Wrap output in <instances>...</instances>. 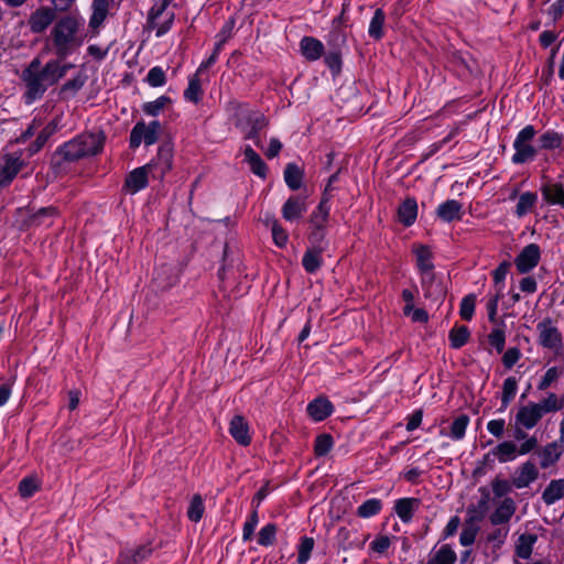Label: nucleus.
Returning <instances> with one entry per match:
<instances>
[{
    "label": "nucleus",
    "instance_id": "1",
    "mask_svg": "<svg viewBox=\"0 0 564 564\" xmlns=\"http://www.w3.org/2000/svg\"><path fill=\"white\" fill-rule=\"evenodd\" d=\"M70 67L72 64H61L54 59L42 66L40 57L33 58L21 76L26 86L23 95L25 104L30 105L40 99L50 86L65 76Z\"/></svg>",
    "mask_w": 564,
    "mask_h": 564
},
{
    "label": "nucleus",
    "instance_id": "2",
    "mask_svg": "<svg viewBox=\"0 0 564 564\" xmlns=\"http://www.w3.org/2000/svg\"><path fill=\"white\" fill-rule=\"evenodd\" d=\"M55 54L65 58L85 41L84 20L76 15L59 19L51 32Z\"/></svg>",
    "mask_w": 564,
    "mask_h": 564
},
{
    "label": "nucleus",
    "instance_id": "3",
    "mask_svg": "<svg viewBox=\"0 0 564 564\" xmlns=\"http://www.w3.org/2000/svg\"><path fill=\"white\" fill-rule=\"evenodd\" d=\"M104 145L105 135L102 132H84L61 145L55 155L67 162H75L99 154Z\"/></svg>",
    "mask_w": 564,
    "mask_h": 564
},
{
    "label": "nucleus",
    "instance_id": "4",
    "mask_svg": "<svg viewBox=\"0 0 564 564\" xmlns=\"http://www.w3.org/2000/svg\"><path fill=\"white\" fill-rule=\"evenodd\" d=\"M536 135V130L533 126L528 124L523 129H521L514 141L513 149L514 153L511 158L512 163L514 164H523L529 161L534 160L536 156L538 150L532 144L533 139Z\"/></svg>",
    "mask_w": 564,
    "mask_h": 564
},
{
    "label": "nucleus",
    "instance_id": "5",
    "mask_svg": "<svg viewBox=\"0 0 564 564\" xmlns=\"http://www.w3.org/2000/svg\"><path fill=\"white\" fill-rule=\"evenodd\" d=\"M161 132V123L153 120L149 123L144 121L137 122L130 132V148L137 149L143 142L145 145L154 144Z\"/></svg>",
    "mask_w": 564,
    "mask_h": 564
},
{
    "label": "nucleus",
    "instance_id": "6",
    "mask_svg": "<svg viewBox=\"0 0 564 564\" xmlns=\"http://www.w3.org/2000/svg\"><path fill=\"white\" fill-rule=\"evenodd\" d=\"M23 152L18 150L13 152L4 151L0 156V187L8 186L18 173L25 165L22 159Z\"/></svg>",
    "mask_w": 564,
    "mask_h": 564
},
{
    "label": "nucleus",
    "instance_id": "7",
    "mask_svg": "<svg viewBox=\"0 0 564 564\" xmlns=\"http://www.w3.org/2000/svg\"><path fill=\"white\" fill-rule=\"evenodd\" d=\"M169 2H155L149 12V28L156 31V36L164 35L172 26L174 12L169 10Z\"/></svg>",
    "mask_w": 564,
    "mask_h": 564
},
{
    "label": "nucleus",
    "instance_id": "8",
    "mask_svg": "<svg viewBox=\"0 0 564 564\" xmlns=\"http://www.w3.org/2000/svg\"><path fill=\"white\" fill-rule=\"evenodd\" d=\"M145 166L153 178L163 180L173 166V148L167 143L159 147L155 158Z\"/></svg>",
    "mask_w": 564,
    "mask_h": 564
},
{
    "label": "nucleus",
    "instance_id": "9",
    "mask_svg": "<svg viewBox=\"0 0 564 564\" xmlns=\"http://www.w3.org/2000/svg\"><path fill=\"white\" fill-rule=\"evenodd\" d=\"M539 343L542 347L558 352L562 349V334L551 319H544L536 326Z\"/></svg>",
    "mask_w": 564,
    "mask_h": 564
},
{
    "label": "nucleus",
    "instance_id": "10",
    "mask_svg": "<svg viewBox=\"0 0 564 564\" xmlns=\"http://www.w3.org/2000/svg\"><path fill=\"white\" fill-rule=\"evenodd\" d=\"M413 252L416 259V265L421 273L422 284L432 282L434 278L433 269V254L431 249L424 245H416L413 247Z\"/></svg>",
    "mask_w": 564,
    "mask_h": 564
},
{
    "label": "nucleus",
    "instance_id": "11",
    "mask_svg": "<svg viewBox=\"0 0 564 564\" xmlns=\"http://www.w3.org/2000/svg\"><path fill=\"white\" fill-rule=\"evenodd\" d=\"M541 249L536 243L525 246L514 259L517 271L525 274L533 270L540 261Z\"/></svg>",
    "mask_w": 564,
    "mask_h": 564
},
{
    "label": "nucleus",
    "instance_id": "12",
    "mask_svg": "<svg viewBox=\"0 0 564 564\" xmlns=\"http://www.w3.org/2000/svg\"><path fill=\"white\" fill-rule=\"evenodd\" d=\"M539 478V469L536 465L527 460L519 465L511 476L512 485L516 489H523L529 487Z\"/></svg>",
    "mask_w": 564,
    "mask_h": 564
},
{
    "label": "nucleus",
    "instance_id": "13",
    "mask_svg": "<svg viewBox=\"0 0 564 564\" xmlns=\"http://www.w3.org/2000/svg\"><path fill=\"white\" fill-rule=\"evenodd\" d=\"M267 126L268 119L264 115L259 112L251 113L247 123L241 126L243 138L252 140L258 148H262V142L259 134L260 131H262Z\"/></svg>",
    "mask_w": 564,
    "mask_h": 564
},
{
    "label": "nucleus",
    "instance_id": "14",
    "mask_svg": "<svg viewBox=\"0 0 564 564\" xmlns=\"http://www.w3.org/2000/svg\"><path fill=\"white\" fill-rule=\"evenodd\" d=\"M307 212L306 197L302 195H292L283 204L282 217L290 223L296 221Z\"/></svg>",
    "mask_w": 564,
    "mask_h": 564
},
{
    "label": "nucleus",
    "instance_id": "15",
    "mask_svg": "<svg viewBox=\"0 0 564 564\" xmlns=\"http://www.w3.org/2000/svg\"><path fill=\"white\" fill-rule=\"evenodd\" d=\"M542 417L543 415L538 405H535V402H529L519 408L514 417V425L522 426L524 430H531Z\"/></svg>",
    "mask_w": 564,
    "mask_h": 564
},
{
    "label": "nucleus",
    "instance_id": "16",
    "mask_svg": "<svg viewBox=\"0 0 564 564\" xmlns=\"http://www.w3.org/2000/svg\"><path fill=\"white\" fill-rule=\"evenodd\" d=\"M229 434L241 446H248L252 441L249 423L239 414L230 420Z\"/></svg>",
    "mask_w": 564,
    "mask_h": 564
},
{
    "label": "nucleus",
    "instance_id": "17",
    "mask_svg": "<svg viewBox=\"0 0 564 564\" xmlns=\"http://www.w3.org/2000/svg\"><path fill=\"white\" fill-rule=\"evenodd\" d=\"M150 172L145 165L132 170L126 177L124 188L130 194L144 189L149 183Z\"/></svg>",
    "mask_w": 564,
    "mask_h": 564
},
{
    "label": "nucleus",
    "instance_id": "18",
    "mask_svg": "<svg viewBox=\"0 0 564 564\" xmlns=\"http://www.w3.org/2000/svg\"><path fill=\"white\" fill-rule=\"evenodd\" d=\"M516 502L512 498H505L490 514L489 520L494 525H508L516 512Z\"/></svg>",
    "mask_w": 564,
    "mask_h": 564
},
{
    "label": "nucleus",
    "instance_id": "19",
    "mask_svg": "<svg viewBox=\"0 0 564 564\" xmlns=\"http://www.w3.org/2000/svg\"><path fill=\"white\" fill-rule=\"evenodd\" d=\"M306 410L315 422H321L332 415L334 405L327 398L318 397L307 404Z\"/></svg>",
    "mask_w": 564,
    "mask_h": 564
},
{
    "label": "nucleus",
    "instance_id": "20",
    "mask_svg": "<svg viewBox=\"0 0 564 564\" xmlns=\"http://www.w3.org/2000/svg\"><path fill=\"white\" fill-rule=\"evenodd\" d=\"M456 552L449 544L435 545L427 555L425 564H455Z\"/></svg>",
    "mask_w": 564,
    "mask_h": 564
},
{
    "label": "nucleus",
    "instance_id": "21",
    "mask_svg": "<svg viewBox=\"0 0 564 564\" xmlns=\"http://www.w3.org/2000/svg\"><path fill=\"white\" fill-rule=\"evenodd\" d=\"M55 19V10L52 8H40L37 9L29 20V25L32 32H43Z\"/></svg>",
    "mask_w": 564,
    "mask_h": 564
},
{
    "label": "nucleus",
    "instance_id": "22",
    "mask_svg": "<svg viewBox=\"0 0 564 564\" xmlns=\"http://www.w3.org/2000/svg\"><path fill=\"white\" fill-rule=\"evenodd\" d=\"M544 200L550 205H560L564 208V185L560 182H546L541 186Z\"/></svg>",
    "mask_w": 564,
    "mask_h": 564
},
{
    "label": "nucleus",
    "instance_id": "23",
    "mask_svg": "<svg viewBox=\"0 0 564 564\" xmlns=\"http://www.w3.org/2000/svg\"><path fill=\"white\" fill-rule=\"evenodd\" d=\"M152 553L149 545H140L135 547H127L119 555L120 564H141Z\"/></svg>",
    "mask_w": 564,
    "mask_h": 564
},
{
    "label": "nucleus",
    "instance_id": "24",
    "mask_svg": "<svg viewBox=\"0 0 564 564\" xmlns=\"http://www.w3.org/2000/svg\"><path fill=\"white\" fill-rule=\"evenodd\" d=\"M463 205L456 199H448L438 205L436 209L437 217L446 223L459 220L462 218Z\"/></svg>",
    "mask_w": 564,
    "mask_h": 564
},
{
    "label": "nucleus",
    "instance_id": "25",
    "mask_svg": "<svg viewBox=\"0 0 564 564\" xmlns=\"http://www.w3.org/2000/svg\"><path fill=\"white\" fill-rule=\"evenodd\" d=\"M302 55L308 61L318 59L324 53L323 43L312 36H304L300 42Z\"/></svg>",
    "mask_w": 564,
    "mask_h": 564
},
{
    "label": "nucleus",
    "instance_id": "26",
    "mask_svg": "<svg viewBox=\"0 0 564 564\" xmlns=\"http://www.w3.org/2000/svg\"><path fill=\"white\" fill-rule=\"evenodd\" d=\"M420 507V500L416 498H401L394 503V511L404 523L411 521L413 513Z\"/></svg>",
    "mask_w": 564,
    "mask_h": 564
},
{
    "label": "nucleus",
    "instance_id": "27",
    "mask_svg": "<svg viewBox=\"0 0 564 564\" xmlns=\"http://www.w3.org/2000/svg\"><path fill=\"white\" fill-rule=\"evenodd\" d=\"M243 155L251 172L261 178H265L268 174V166L261 156L250 145L245 147Z\"/></svg>",
    "mask_w": 564,
    "mask_h": 564
},
{
    "label": "nucleus",
    "instance_id": "28",
    "mask_svg": "<svg viewBox=\"0 0 564 564\" xmlns=\"http://www.w3.org/2000/svg\"><path fill=\"white\" fill-rule=\"evenodd\" d=\"M491 454L499 463H509L519 456L518 445L512 441H505L492 448Z\"/></svg>",
    "mask_w": 564,
    "mask_h": 564
},
{
    "label": "nucleus",
    "instance_id": "29",
    "mask_svg": "<svg viewBox=\"0 0 564 564\" xmlns=\"http://www.w3.org/2000/svg\"><path fill=\"white\" fill-rule=\"evenodd\" d=\"M564 497V479H553L542 492V500L552 506Z\"/></svg>",
    "mask_w": 564,
    "mask_h": 564
},
{
    "label": "nucleus",
    "instance_id": "30",
    "mask_svg": "<svg viewBox=\"0 0 564 564\" xmlns=\"http://www.w3.org/2000/svg\"><path fill=\"white\" fill-rule=\"evenodd\" d=\"M563 447L557 442L546 444L540 452V465L542 468H549L561 457Z\"/></svg>",
    "mask_w": 564,
    "mask_h": 564
},
{
    "label": "nucleus",
    "instance_id": "31",
    "mask_svg": "<svg viewBox=\"0 0 564 564\" xmlns=\"http://www.w3.org/2000/svg\"><path fill=\"white\" fill-rule=\"evenodd\" d=\"M329 210H330L329 200L327 197L324 196L321 199L316 209L311 215L310 221L315 229L319 230V229L325 228L326 223L328 220Z\"/></svg>",
    "mask_w": 564,
    "mask_h": 564
},
{
    "label": "nucleus",
    "instance_id": "32",
    "mask_svg": "<svg viewBox=\"0 0 564 564\" xmlns=\"http://www.w3.org/2000/svg\"><path fill=\"white\" fill-rule=\"evenodd\" d=\"M538 536L533 533H523L516 543V555L519 558L528 560L533 551Z\"/></svg>",
    "mask_w": 564,
    "mask_h": 564
},
{
    "label": "nucleus",
    "instance_id": "33",
    "mask_svg": "<svg viewBox=\"0 0 564 564\" xmlns=\"http://www.w3.org/2000/svg\"><path fill=\"white\" fill-rule=\"evenodd\" d=\"M417 216V204L414 198H406L399 206L398 217L404 226H411Z\"/></svg>",
    "mask_w": 564,
    "mask_h": 564
},
{
    "label": "nucleus",
    "instance_id": "34",
    "mask_svg": "<svg viewBox=\"0 0 564 564\" xmlns=\"http://www.w3.org/2000/svg\"><path fill=\"white\" fill-rule=\"evenodd\" d=\"M469 416L466 414H460L452 422L449 426V432L444 433L442 431L443 435H446L451 437L453 441H460L465 437L466 430L469 425Z\"/></svg>",
    "mask_w": 564,
    "mask_h": 564
},
{
    "label": "nucleus",
    "instance_id": "35",
    "mask_svg": "<svg viewBox=\"0 0 564 564\" xmlns=\"http://www.w3.org/2000/svg\"><path fill=\"white\" fill-rule=\"evenodd\" d=\"M199 75L197 72L189 77L188 86L184 90V98L191 102L198 104L203 97V89L199 79Z\"/></svg>",
    "mask_w": 564,
    "mask_h": 564
},
{
    "label": "nucleus",
    "instance_id": "36",
    "mask_svg": "<svg viewBox=\"0 0 564 564\" xmlns=\"http://www.w3.org/2000/svg\"><path fill=\"white\" fill-rule=\"evenodd\" d=\"M470 337V332L467 326H455L448 334L449 345L454 349H459L467 344Z\"/></svg>",
    "mask_w": 564,
    "mask_h": 564
},
{
    "label": "nucleus",
    "instance_id": "37",
    "mask_svg": "<svg viewBox=\"0 0 564 564\" xmlns=\"http://www.w3.org/2000/svg\"><path fill=\"white\" fill-rule=\"evenodd\" d=\"M302 180L303 171L294 163L286 164L284 170V181L292 191H296L301 187Z\"/></svg>",
    "mask_w": 564,
    "mask_h": 564
},
{
    "label": "nucleus",
    "instance_id": "38",
    "mask_svg": "<svg viewBox=\"0 0 564 564\" xmlns=\"http://www.w3.org/2000/svg\"><path fill=\"white\" fill-rule=\"evenodd\" d=\"M536 202L538 195L535 193L525 192L521 194L516 206V215L518 217H523L524 215L532 210Z\"/></svg>",
    "mask_w": 564,
    "mask_h": 564
},
{
    "label": "nucleus",
    "instance_id": "39",
    "mask_svg": "<svg viewBox=\"0 0 564 564\" xmlns=\"http://www.w3.org/2000/svg\"><path fill=\"white\" fill-rule=\"evenodd\" d=\"M108 2H96L94 12L89 20V28L94 31L93 35L98 33V28L104 23L108 14Z\"/></svg>",
    "mask_w": 564,
    "mask_h": 564
},
{
    "label": "nucleus",
    "instance_id": "40",
    "mask_svg": "<svg viewBox=\"0 0 564 564\" xmlns=\"http://www.w3.org/2000/svg\"><path fill=\"white\" fill-rule=\"evenodd\" d=\"M382 509V501L378 498H371L362 502L357 509V516L364 519L378 514Z\"/></svg>",
    "mask_w": 564,
    "mask_h": 564
},
{
    "label": "nucleus",
    "instance_id": "41",
    "mask_svg": "<svg viewBox=\"0 0 564 564\" xmlns=\"http://www.w3.org/2000/svg\"><path fill=\"white\" fill-rule=\"evenodd\" d=\"M205 512V505L204 500L200 495H194L188 509H187V517L192 522H199L204 516Z\"/></svg>",
    "mask_w": 564,
    "mask_h": 564
},
{
    "label": "nucleus",
    "instance_id": "42",
    "mask_svg": "<svg viewBox=\"0 0 564 564\" xmlns=\"http://www.w3.org/2000/svg\"><path fill=\"white\" fill-rule=\"evenodd\" d=\"M56 129H57V126L54 122H51L46 127H44L42 129V131L39 133V135L36 137L34 143L30 147V149H29L30 155H33L36 152H39L44 147V144L46 143L48 138L53 133H55Z\"/></svg>",
    "mask_w": 564,
    "mask_h": 564
},
{
    "label": "nucleus",
    "instance_id": "43",
    "mask_svg": "<svg viewBox=\"0 0 564 564\" xmlns=\"http://www.w3.org/2000/svg\"><path fill=\"white\" fill-rule=\"evenodd\" d=\"M384 12L377 9L369 24V35L375 40H380L383 35Z\"/></svg>",
    "mask_w": 564,
    "mask_h": 564
},
{
    "label": "nucleus",
    "instance_id": "44",
    "mask_svg": "<svg viewBox=\"0 0 564 564\" xmlns=\"http://www.w3.org/2000/svg\"><path fill=\"white\" fill-rule=\"evenodd\" d=\"M302 264L306 272L314 273L316 272L322 264V254L321 251L317 250H308L304 253L302 259Z\"/></svg>",
    "mask_w": 564,
    "mask_h": 564
},
{
    "label": "nucleus",
    "instance_id": "45",
    "mask_svg": "<svg viewBox=\"0 0 564 564\" xmlns=\"http://www.w3.org/2000/svg\"><path fill=\"white\" fill-rule=\"evenodd\" d=\"M518 391V380L514 377H508L502 384L501 402L507 408L513 400Z\"/></svg>",
    "mask_w": 564,
    "mask_h": 564
},
{
    "label": "nucleus",
    "instance_id": "46",
    "mask_svg": "<svg viewBox=\"0 0 564 564\" xmlns=\"http://www.w3.org/2000/svg\"><path fill=\"white\" fill-rule=\"evenodd\" d=\"M171 102L166 96H160L153 101L143 104L142 110L145 115L156 117Z\"/></svg>",
    "mask_w": 564,
    "mask_h": 564
},
{
    "label": "nucleus",
    "instance_id": "47",
    "mask_svg": "<svg viewBox=\"0 0 564 564\" xmlns=\"http://www.w3.org/2000/svg\"><path fill=\"white\" fill-rule=\"evenodd\" d=\"M314 549V539L310 536H304L301 539L299 547H297V563L306 564V562L311 557V553Z\"/></svg>",
    "mask_w": 564,
    "mask_h": 564
},
{
    "label": "nucleus",
    "instance_id": "48",
    "mask_svg": "<svg viewBox=\"0 0 564 564\" xmlns=\"http://www.w3.org/2000/svg\"><path fill=\"white\" fill-rule=\"evenodd\" d=\"M541 411V414L544 416L546 413L555 412L562 409L563 404L560 402L558 398L554 393H550L546 398H544L541 402L535 403Z\"/></svg>",
    "mask_w": 564,
    "mask_h": 564
},
{
    "label": "nucleus",
    "instance_id": "49",
    "mask_svg": "<svg viewBox=\"0 0 564 564\" xmlns=\"http://www.w3.org/2000/svg\"><path fill=\"white\" fill-rule=\"evenodd\" d=\"M540 143L543 149L554 150L562 145V135L555 131H546L540 137Z\"/></svg>",
    "mask_w": 564,
    "mask_h": 564
},
{
    "label": "nucleus",
    "instance_id": "50",
    "mask_svg": "<svg viewBox=\"0 0 564 564\" xmlns=\"http://www.w3.org/2000/svg\"><path fill=\"white\" fill-rule=\"evenodd\" d=\"M334 445L333 437L329 434H321L315 440L314 452L316 456H325Z\"/></svg>",
    "mask_w": 564,
    "mask_h": 564
},
{
    "label": "nucleus",
    "instance_id": "51",
    "mask_svg": "<svg viewBox=\"0 0 564 564\" xmlns=\"http://www.w3.org/2000/svg\"><path fill=\"white\" fill-rule=\"evenodd\" d=\"M488 343L498 354H501L506 345L505 330L502 328H494L488 335Z\"/></svg>",
    "mask_w": 564,
    "mask_h": 564
},
{
    "label": "nucleus",
    "instance_id": "52",
    "mask_svg": "<svg viewBox=\"0 0 564 564\" xmlns=\"http://www.w3.org/2000/svg\"><path fill=\"white\" fill-rule=\"evenodd\" d=\"M475 305L476 296L474 294H468L463 297L459 310L460 317L465 321H470L475 313Z\"/></svg>",
    "mask_w": 564,
    "mask_h": 564
},
{
    "label": "nucleus",
    "instance_id": "53",
    "mask_svg": "<svg viewBox=\"0 0 564 564\" xmlns=\"http://www.w3.org/2000/svg\"><path fill=\"white\" fill-rule=\"evenodd\" d=\"M271 232L273 241L279 248H283L286 246L289 241V235L276 219L272 220Z\"/></svg>",
    "mask_w": 564,
    "mask_h": 564
},
{
    "label": "nucleus",
    "instance_id": "54",
    "mask_svg": "<svg viewBox=\"0 0 564 564\" xmlns=\"http://www.w3.org/2000/svg\"><path fill=\"white\" fill-rule=\"evenodd\" d=\"M276 527L273 523L265 524L259 532L258 543L262 546L272 545L275 540Z\"/></svg>",
    "mask_w": 564,
    "mask_h": 564
},
{
    "label": "nucleus",
    "instance_id": "55",
    "mask_svg": "<svg viewBox=\"0 0 564 564\" xmlns=\"http://www.w3.org/2000/svg\"><path fill=\"white\" fill-rule=\"evenodd\" d=\"M166 76L165 72L160 66L152 67L147 75V83L151 87H161L165 84Z\"/></svg>",
    "mask_w": 564,
    "mask_h": 564
},
{
    "label": "nucleus",
    "instance_id": "56",
    "mask_svg": "<svg viewBox=\"0 0 564 564\" xmlns=\"http://www.w3.org/2000/svg\"><path fill=\"white\" fill-rule=\"evenodd\" d=\"M563 373V370L557 367H551L546 370L542 377L538 389L543 391L546 390L553 382H555Z\"/></svg>",
    "mask_w": 564,
    "mask_h": 564
},
{
    "label": "nucleus",
    "instance_id": "57",
    "mask_svg": "<svg viewBox=\"0 0 564 564\" xmlns=\"http://www.w3.org/2000/svg\"><path fill=\"white\" fill-rule=\"evenodd\" d=\"M39 489V481L34 477H26L20 481L19 492L23 498L33 496Z\"/></svg>",
    "mask_w": 564,
    "mask_h": 564
},
{
    "label": "nucleus",
    "instance_id": "58",
    "mask_svg": "<svg viewBox=\"0 0 564 564\" xmlns=\"http://www.w3.org/2000/svg\"><path fill=\"white\" fill-rule=\"evenodd\" d=\"M258 523H259L258 511L253 510L243 524V529H242L243 541L251 540Z\"/></svg>",
    "mask_w": 564,
    "mask_h": 564
},
{
    "label": "nucleus",
    "instance_id": "59",
    "mask_svg": "<svg viewBox=\"0 0 564 564\" xmlns=\"http://www.w3.org/2000/svg\"><path fill=\"white\" fill-rule=\"evenodd\" d=\"M508 534H509V525H502V527H499V528H496L495 530H492L488 534L487 540H488V542L492 543L494 546L499 547L505 543Z\"/></svg>",
    "mask_w": 564,
    "mask_h": 564
},
{
    "label": "nucleus",
    "instance_id": "60",
    "mask_svg": "<svg viewBox=\"0 0 564 564\" xmlns=\"http://www.w3.org/2000/svg\"><path fill=\"white\" fill-rule=\"evenodd\" d=\"M512 479L509 481L507 479L496 478L492 484V492L496 497H503L512 490Z\"/></svg>",
    "mask_w": 564,
    "mask_h": 564
},
{
    "label": "nucleus",
    "instance_id": "61",
    "mask_svg": "<svg viewBox=\"0 0 564 564\" xmlns=\"http://www.w3.org/2000/svg\"><path fill=\"white\" fill-rule=\"evenodd\" d=\"M392 539L388 535H378L369 545L370 550L378 554H384L391 546Z\"/></svg>",
    "mask_w": 564,
    "mask_h": 564
},
{
    "label": "nucleus",
    "instance_id": "62",
    "mask_svg": "<svg viewBox=\"0 0 564 564\" xmlns=\"http://www.w3.org/2000/svg\"><path fill=\"white\" fill-rule=\"evenodd\" d=\"M58 216L57 208L53 206L41 208L34 216H33V223L36 225H46L44 218H55ZM51 225V223H47V226Z\"/></svg>",
    "mask_w": 564,
    "mask_h": 564
},
{
    "label": "nucleus",
    "instance_id": "63",
    "mask_svg": "<svg viewBox=\"0 0 564 564\" xmlns=\"http://www.w3.org/2000/svg\"><path fill=\"white\" fill-rule=\"evenodd\" d=\"M416 294H417V290L415 288L414 289H404L402 291L401 296H402L403 302L405 303V305L403 307L404 315H410L411 312L413 311Z\"/></svg>",
    "mask_w": 564,
    "mask_h": 564
},
{
    "label": "nucleus",
    "instance_id": "64",
    "mask_svg": "<svg viewBox=\"0 0 564 564\" xmlns=\"http://www.w3.org/2000/svg\"><path fill=\"white\" fill-rule=\"evenodd\" d=\"M521 352L518 348L512 347L506 350L502 356L503 366L507 369H511L520 359Z\"/></svg>",
    "mask_w": 564,
    "mask_h": 564
}]
</instances>
